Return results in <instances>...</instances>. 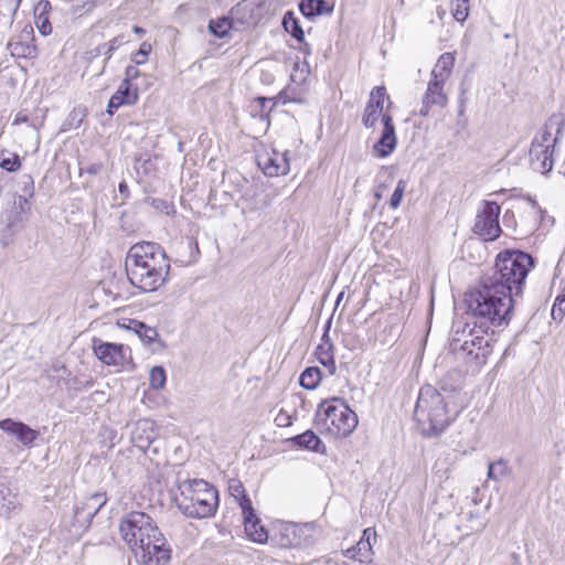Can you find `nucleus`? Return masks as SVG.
Returning <instances> with one entry per match:
<instances>
[{
	"mask_svg": "<svg viewBox=\"0 0 565 565\" xmlns=\"http://www.w3.org/2000/svg\"><path fill=\"white\" fill-rule=\"evenodd\" d=\"M170 268V259L157 243H136L126 255L125 269L128 280L143 292L157 291L163 286Z\"/></svg>",
	"mask_w": 565,
	"mask_h": 565,
	"instance_id": "1",
	"label": "nucleus"
},
{
	"mask_svg": "<svg viewBox=\"0 0 565 565\" xmlns=\"http://www.w3.org/2000/svg\"><path fill=\"white\" fill-rule=\"evenodd\" d=\"M466 302L480 329L508 326L512 318L514 298L484 279L466 295Z\"/></svg>",
	"mask_w": 565,
	"mask_h": 565,
	"instance_id": "2",
	"label": "nucleus"
},
{
	"mask_svg": "<svg viewBox=\"0 0 565 565\" xmlns=\"http://www.w3.org/2000/svg\"><path fill=\"white\" fill-rule=\"evenodd\" d=\"M533 266L534 259L530 254L508 249L498 254L493 273L482 279L515 298L522 295L525 279Z\"/></svg>",
	"mask_w": 565,
	"mask_h": 565,
	"instance_id": "3",
	"label": "nucleus"
},
{
	"mask_svg": "<svg viewBox=\"0 0 565 565\" xmlns=\"http://www.w3.org/2000/svg\"><path fill=\"white\" fill-rule=\"evenodd\" d=\"M446 396L431 385L420 388L415 406L414 416L426 436H437L443 433L451 420Z\"/></svg>",
	"mask_w": 565,
	"mask_h": 565,
	"instance_id": "4",
	"label": "nucleus"
},
{
	"mask_svg": "<svg viewBox=\"0 0 565 565\" xmlns=\"http://www.w3.org/2000/svg\"><path fill=\"white\" fill-rule=\"evenodd\" d=\"M179 509L189 518L203 519L212 516L218 505L217 490L203 479L179 482Z\"/></svg>",
	"mask_w": 565,
	"mask_h": 565,
	"instance_id": "5",
	"label": "nucleus"
},
{
	"mask_svg": "<svg viewBox=\"0 0 565 565\" xmlns=\"http://www.w3.org/2000/svg\"><path fill=\"white\" fill-rule=\"evenodd\" d=\"M315 424L321 433L334 438H345L354 431L359 419L344 399L332 397L318 405Z\"/></svg>",
	"mask_w": 565,
	"mask_h": 565,
	"instance_id": "6",
	"label": "nucleus"
},
{
	"mask_svg": "<svg viewBox=\"0 0 565 565\" xmlns=\"http://www.w3.org/2000/svg\"><path fill=\"white\" fill-rule=\"evenodd\" d=\"M459 330L454 332L452 341L450 343L451 350L461 354L467 362H473L477 366L486 363L487 358L492 352V337L487 330H469L465 335V329L459 334Z\"/></svg>",
	"mask_w": 565,
	"mask_h": 565,
	"instance_id": "7",
	"label": "nucleus"
},
{
	"mask_svg": "<svg viewBox=\"0 0 565 565\" xmlns=\"http://www.w3.org/2000/svg\"><path fill=\"white\" fill-rule=\"evenodd\" d=\"M158 526L152 518L141 511H131L125 514L119 524L121 539L128 544L132 552L142 546V543L157 533Z\"/></svg>",
	"mask_w": 565,
	"mask_h": 565,
	"instance_id": "8",
	"label": "nucleus"
},
{
	"mask_svg": "<svg viewBox=\"0 0 565 565\" xmlns=\"http://www.w3.org/2000/svg\"><path fill=\"white\" fill-rule=\"evenodd\" d=\"M561 132V127H557L556 136L553 138L552 132L546 128L541 136V140L535 139L532 142L530 149V162L534 171L546 174L552 170L554 163V146Z\"/></svg>",
	"mask_w": 565,
	"mask_h": 565,
	"instance_id": "9",
	"label": "nucleus"
},
{
	"mask_svg": "<svg viewBox=\"0 0 565 565\" xmlns=\"http://www.w3.org/2000/svg\"><path fill=\"white\" fill-rule=\"evenodd\" d=\"M171 552L167 539L158 529L134 553L141 565H167L171 559Z\"/></svg>",
	"mask_w": 565,
	"mask_h": 565,
	"instance_id": "10",
	"label": "nucleus"
},
{
	"mask_svg": "<svg viewBox=\"0 0 565 565\" xmlns=\"http://www.w3.org/2000/svg\"><path fill=\"white\" fill-rule=\"evenodd\" d=\"M501 209L497 202L486 201L482 209L478 211L473 232L484 241H494L501 233L499 215Z\"/></svg>",
	"mask_w": 565,
	"mask_h": 565,
	"instance_id": "11",
	"label": "nucleus"
},
{
	"mask_svg": "<svg viewBox=\"0 0 565 565\" xmlns=\"http://www.w3.org/2000/svg\"><path fill=\"white\" fill-rule=\"evenodd\" d=\"M385 99L390 102L384 86L372 88L362 115V124L366 129L374 128L379 118L385 115L383 113Z\"/></svg>",
	"mask_w": 565,
	"mask_h": 565,
	"instance_id": "12",
	"label": "nucleus"
},
{
	"mask_svg": "<svg viewBox=\"0 0 565 565\" xmlns=\"http://www.w3.org/2000/svg\"><path fill=\"white\" fill-rule=\"evenodd\" d=\"M94 352L96 356L107 365L122 366L128 359L130 352L128 348L122 344H115L109 342L97 343L94 341Z\"/></svg>",
	"mask_w": 565,
	"mask_h": 565,
	"instance_id": "13",
	"label": "nucleus"
},
{
	"mask_svg": "<svg viewBox=\"0 0 565 565\" xmlns=\"http://www.w3.org/2000/svg\"><path fill=\"white\" fill-rule=\"evenodd\" d=\"M107 495L105 492H95L87 497L81 505L76 507L74 512L75 521L83 527H87L93 518L106 504Z\"/></svg>",
	"mask_w": 565,
	"mask_h": 565,
	"instance_id": "14",
	"label": "nucleus"
},
{
	"mask_svg": "<svg viewBox=\"0 0 565 565\" xmlns=\"http://www.w3.org/2000/svg\"><path fill=\"white\" fill-rule=\"evenodd\" d=\"M383 130L380 139L373 146V151L379 158L388 157L396 148L397 138L395 126L390 114L385 113L382 118Z\"/></svg>",
	"mask_w": 565,
	"mask_h": 565,
	"instance_id": "15",
	"label": "nucleus"
},
{
	"mask_svg": "<svg viewBox=\"0 0 565 565\" xmlns=\"http://www.w3.org/2000/svg\"><path fill=\"white\" fill-rule=\"evenodd\" d=\"M445 83L446 82H439L433 77L428 82L427 89L422 99V107L419 109L420 116H428L431 106L443 108L447 105L448 97L444 89Z\"/></svg>",
	"mask_w": 565,
	"mask_h": 565,
	"instance_id": "16",
	"label": "nucleus"
},
{
	"mask_svg": "<svg viewBox=\"0 0 565 565\" xmlns=\"http://www.w3.org/2000/svg\"><path fill=\"white\" fill-rule=\"evenodd\" d=\"M287 156L288 151L279 153L278 151L274 150L271 153L260 156L258 159V166L268 177L287 174L290 169L289 159Z\"/></svg>",
	"mask_w": 565,
	"mask_h": 565,
	"instance_id": "17",
	"label": "nucleus"
},
{
	"mask_svg": "<svg viewBox=\"0 0 565 565\" xmlns=\"http://www.w3.org/2000/svg\"><path fill=\"white\" fill-rule=\"evenodd\" d=\"M158 436L154 422L150 419H140L136 423L131 434V441L141 451H147Z\"/></svg>",
	"mask_w": 565,
	"mask_h": 565,
	"instance_id": "18",
	"label": "nucleus"
},
{
	"mask_svg": "<svg viewBox=\"0 0 565 565\" xmlns=\"http://www.w3.org/2000/svg\"><path fill=\"white\" fill-rule=\"evenodd\" d=\"M0 429L15 436L23 446H30L39 436V431L22 422H15L11 418L0 420Z\"/></svg>",
	"mask_w": 565,
	"mask_h": 565,
	"instance_id": "19",
	"label": "nucleus"
},
{
	"mask_svg": "<svg viewBox=\"0 0 565 565\" xmlns=\"http://www.w3.org/2000/svg\"><path fill=\"white\" fill-rule=\"evenodd\" d=\"M244 518V527L247 536L256 543H265L268 540V532L260 524L254 508L242 511Z\"/></svg>",
	"mask_w": 565,
	"mask_h": 565,
	"instance_id": "20",
	"label": "nucleus"
},
{
	"mask_svg": "<svg viewBox=\"0 0 565 565\" xmlns=\"http://www.w3.org/2000/svg\"><path fill=\"white\" fill-rule=\"evenodd\" d=\"M11 40L7 47L13 57L33 58L36 55V47L31 43L30 33L24 35L25 40L22 39Z\"/></svg>",
	"mask_w": 565,
	"mask_h": 565,
	"instance_id": "21",
	"label": "nucleus"
},
{
	"mask_svg": "<svg viewBox=\"0 0 565 565\" xmlns=\"http://www.w3.org/2000/svg\"><path fill=\"white\" fill-rule=\"evenodd\" d=\"M455 54L446 52L441 54L431 71V77L439 82H447L455 65Z\"/></svg>",
	"mask_w": 565,
	"mask_h": 565,
	"instance_id": "22",
	"label": "nucleus"
},
{
	"mask_svg": "<svg viewBox=\"0 0 565 565\" xmlns=\"http://www.w3.org/2000/svg\"><path fill=\"white\" fill-rule=\"evenodd\" d=\"M322 341L323 343L318 345L316 350V356L330 374H334L337 367L333 358V345L329 342L327 333L323 334Z\"/></svg>",
	"mask_w": 565,
	"mask_h": 565,
	"instance_id": "23",
	"label": "nucleus"
},
{
	"mask_svg": "<svg viewBox=\"0 0 565 565\" xmlns=\"http://www.w3.org/2000/svg\"><path fill=\"white\" fill-rule=\"evenodd\" d=\"M291 441L300 448L317 452H322L324 449V445L322 444L321 439L312 430H307L292 437Z\"/></svg>",
	"mask_w": 565,
	"mask_h": 565,
	"instance_id": "24",
	"label": "nucleus"
},
{
	"mask_svg": "<svg viewBox=\"0 0 565 565\" xmlns=\"http://www.w3.org/2000/svg\"><path fill=\"white\" fill-rule=\"evenodd\" d=\"M299 10L306 18H315L323 13H331L332 8L324 0H301Z\"/></svg>",
	"mask_w": 565,
	"mask_h": 565,
	"instance_id": "25",
	"label": "nucleus"
},
{
	"mask_svg": "<svg viewBox=\"0 0 565 565\" xmlns=\"http://www.w3.org/2000/svg\"><path fill=\"white\" fill-rule=\"evenodd\" d=\"M20 505L17 493H13L3 483H0V514L9 516Z\"/></svg>",
	"mask_w": 565,
	"mask_h": 565,
	"instance_id": "26",
	"label": "nucleus"
},
{
	"mask_svg": "<svg viewBox=\"0 0 565 565\" xmlns=\"http://www.w3.org/2000/svg\"><path fill=\"white\" fill-rule=\"evenodd\" d=\"M374 540L376 539V533L373 529L371 527H367L363 531V535L361 537V540L356 543L358 545V554L360 555L359 556V562L360 563H365V562H370L371 561V556H372V542L371 540Z\"/></svg>",
	"mask_w": 565,
	"mask_h": 565,
	"instance_id": "27",
	"label": "nucleus"
},
{
	"mask_svg": "<svg viewBox=\"0 0 565 565\" xmlns=\"http://www.w3.org/2000/svg\"><path fill=\"white\" fill-rule=\"evenodd\" d=\"M274 540L280 547H291L298 544L296 526L291 524H281L278 532L274 534Z\"/></svg>",
	"mask_w": 565,
	"mask_h": 565,
	"instance_id": "28",
	"label": "nucleus"
},
{
	"mask_svg": "<svg viewBox=\"0 0 565 565\" xmlns=\"http://www.w3.org/2000/svg\"><path fill=\"white\" fill-rule=\"evenodd\" d=\"M22 0H0V23L6 28H11L14 15Z\"/></svg>",
	"mask_w": 565,
	"mask_h": 565,
	"instance_id": "29",
	"label": "nucleus"
},
{
	"mask_svg": "<svg viewBox=\"0 0 565 565\" xmlns=\"http://www.w3.org/2000/svg\"><path fill=\"white\" fill-rule=\"evenodd\" d=\"M228 492L231 494V497H233L239 508L242 509V511L244 510H248L250 509L253 505H252V501L249 500V498L246 495L245 493V488L243 486V483L237 480V479H232L228 483Z\"/></svg>",
	"mask_w": 565,
	"mask_h": 565,
	"instance_id": "30",
	"label": "nucleus"
},
{
	"mask_svg": "<svg viewBox=\"0 0 565 565\" xmlns=\"http://www.w3.org/2000/svg\"><path fill=\"white\" fill-rule=\"evenodd\" d=\"M128 329L134 330L146 344H152L159 335L157 329L138 320H130Z\"/></svg>",
	"mask_w": 565,
	"mask_h": 565,
	"instance_id": "31",
	"label": "nucleus"
},
{
	"mask_svg": "<svg viewBox=\"0 0 565 565\" xmlns=\"http://www.w3.org/2000/svg\"><path fill=\"white\" fill-rule=\"evenodd\" d=\"M111 98L120 102L121 105H135L138 100V90L132 88V85H128L127 82H121Z\"/></svg>",
	"mask_w": 565,
	"mask_h": 565,
	"instance_id": "32",
	"label": "nucleus"
},
{
	"mask_svg": "<svg viewBox=\"0 0 565 565\" xmlns=\"http://www.w3.org/2000/svg\"><path fill=\"white\" fill-rule=\"evenodd\" d=\"M512 472L511 467L504 459H499L494 462H490L488 466V478L499 481L502 478L509 477Z\"/></svg>",
	"mask_w": 565,
	"mask_h": 565,
	"instance_id": "33",
	"label": "nucleus"
},
{
	"mask_svg": "<svg viewBox=\"0 0 565 565\" xmlns=\"http://www.w3.org/2000/svg\"><path fill=\"white\" fill-rule=\"evenodd\" d=\"M321 381L318 367H307L300 375L299 383L306 390H315Z\"/></svg>",
	"mask_w": 565,
	"mask_h": 565,
	"instance_id": "34",
	"label": "nucleus"
},
{
	"mask_svg": "<svg viewBox=\"0 0 565 565\" xmlns=\"http://www.w3.org/2000/svg\"><path fill=\"white\" fill-rule=\"evenodd\" d=\"M284 28L289 32L296 40L303 42L305 32L300 26L298 20L292 15V12H287L282 20Z\"/></svg>",
	"mask_w": 565,
	"mask_h": 565,
	"instance_id": "35",
	"label": "nucleus"
},
{
	"mask_svg": "<svg viewBox=\"0 0 565 565\" xmlns=\"http://www.w3.org/2000/svg\"><path fill=\"white\" fill-rule=\"evenodd\" d=\"M28 180H29V183L31 185H33V181L31 180L30 177H28ZM33 195V186L31 188H28L25 186L24 188V194L23 195H18L15 199H14V209L19 211V213L21 214H25L28 213L30 210H31V204L28 200V196L29 198H32Z\"/></svg>",
	"mask_w": 565,
	"mask_h": 565,
	"instance_id": "36",
	"label": "nucleus"
},
{
	"mask_svg": "<svg viewBox=\"0 0 565 565\" xmlns=\"http://www.w3.org/2000/svg\"><path fill=\"white\" fill-rule=\"evenodd\" d=\"M451 13L456 21L463 23L469 15V0H451Z\"/></svg>",
	"mask_w": 565,
	"mask_h": 565,
	"instance_id": "37",
	"label": "nucleus"
},
{
	"mask_svg": "<svg viewBox=\"0 0 565 565\" xmlns=\"http://www.w3.org/2000/svg\"><path fill=\"white\" fill-rule=\"evenodd\" d=\"M231 20L228 18H221L217 20H211L209 23V30L212 34L224 38L227 35L228 30L231 29Z\"/></svg>",
	"mask_w": 565,
	"mask_h": 565,
	"instance_id": "38",
	"label": "nucleus"
},
{
	"mask_svg": "<svg viewBox=\"0 0 565 565\" xmlns=\"http://www.w3.org/2000/svg\"><path fill=\"white\" fill-rule=\"evenodd\" d=\"M86 116V109L84 107H75L64 122L65 129H77L79 128L83 119Z\"/></svg>",
	"mask_w": 565,
	"mask_h": 565,
	"instance_id": "39",
	"label": "nucleus"
},
{
	"mask_svg": "<svg viewBox=\"0 0 565 565\" xmlns=\"http://www.w3.org/2000/svg\"><path fill=\"white\" fill-rule=\"evenodd\" d=\"M166 371L162 366H153L149 373V384L153 390H161L166 384Z\"/></svg>",
	"mask_w": 565,
	"mask_h": 565,
	"instance_id": "40",
	"label": "nucleus"
},
{
	"mask_svg": "<svg viewBox=\"0 0 565 565\" xmlns=\"http://www.w3.org/2000/svg\"><path fill=\"white\" fill-rule=\"evenodd\" d=\"M125 42L124 36H116L108 43H103L97 47L98 53L106 55V62L110 60L113 52L116 51Z\"/></svg>",
	"mask_w": 565,
	"mask_h": 565,
	"instance_id": "41",
	"label": "nucleus"
},
{
	"mask_svg": "<svg viewBox=\"0 0 565 565\" xmlns=\"http://www.w3.org/2000/svg\"><path fill=\"white\" fill-rule=\"evenodd\" d=\"M150 52H151V44L148 42H142L140 44L139 50L131 54V61L136 65L145 64L148 60Z\"/></svg>",
	"mask_w": 565,
	"mask_h": 565,
	"instance_id": "42",
	"label": "nucleus"
},
{
	"mask_svg": "<svg viewBox=\"0 0 565 565\" xmlns=\"http://www.w3.org/2000/svg\"><path fill=\"white\" fill-rule=\"evenodd\" d=\"M405 190H406V181L405 180H399L397 182V185L390 199V207L395 210L399 206L402 200H403V196H404V193H405Z\"/></svg>",
	"mask_w": 565,
	"mask_h": 565,
	"instance_id": "43",
	"label": "nucleus"
},
{
	"mask_svg": "<svg viewBox=\"0 0 565 565\" xmlns=\"http://www.w3.org/2000/svg\"><path fill=\"white\" fill-rule=\"evenodd\" d=\"M552 318L555 321H562L565 317V295H559L556 297L553 307H552Z\"/></svg>",
	"mask_w": 565,
	"mask_h": 565,
	"instance_id": "44",
	"label": "nucleus"
},
{
	"mask_svg": "<svg viewBox=\"0 0 565 565\" xmlns=\"http://www.w3.org/2000/svg\"><path fill=\"white\" fill-rule=\"evenodd\" d=\"M21 167V161L18 154H11L10 157L2 158L0 161V168L8 171L14 172Z\"/></svg>",
	"mask_w": 565,
	"mask_h": 565,
	"instance_id": "45",
	"label": "nucleus"
},
{
	"mask_svg": "<svg viewBox=\"0 0 565 565\" xmlns=\"http://www.w3.org/2000/svg\"><path fill=\"white\" fill-rule=\"evenodd\" d=\"M151 205L156 210H158V211H160V212H162V213H164L167 215H169L170 213L173 212V205L171 203H169L168 201L162 200V199H152L151 200Z\"/></svg>",
	"mask_w": 565,
	"mask_h": 565,
	"instance_id": "46",
	"label": "nucleus"
},
{
	"mask_svg": "<svg viewBox=\"0 0 565 565\" xmlns=\"http://www.w3.org/2000/svg\"><path fill=\"white\" fill-rule=\"evenodd\" d=\"M140 76V72L137 66L129 65L125 71V78L122 82H127L128 85H132V81L137 79Z\"/></svg>",
	"mask_w": 565,
	"mask_h": 565,
	"instance_id": "47",
	"label": "nucleus"
},
{
	"mask_svg": "<svg viewBox=\"0 0 565 565\" xmlns=\"http://www.w3.org/2000/svg\"><path fill=\"white\" fill-rule=\"evenodd\" d=\"M275 423L279 427H287L291 424V418L286 412L280 411L275 418Z\"/></svg>",
	"mask_w": 565,
	"mask_h": 565,
	"instance_id": "48",
	"label": "nucleus"
},
{
	"mask_svg": "<svg viewBox=\"0 0 565 565\" xmlns=\"http://www.w3.org/2000/svg\"><path fill=\"white\" fill-rule=\"evenodd\" d=\"M38 28H39L40 33L43 35H49L52 32V26H51V23L49 22L47 18L42 20L41 23L38 25Z\"/></svg>",
	"mask_w": 565,
	"mask_h": 565,
	"instance_id": "49",
	"label": "nucleus"
},
{
	"mask_svg": "<svg viewBox=\"0 0 565 565\" xmlns=\"http://www.w3.org/2000/svg\"><path fill=\"white\" fill-rule=\"evenodd\" d=\"M343 555L348 558L354 559L359 562V554H358V545L352 546L343 551Z\"/></svg>",
	"mask_w": 565,
	"mask_h": 565,
	"instance_id": "50",
	"label": "nucleus"
},
{
	"mask_svg": "<svg viewBox=\"0 0 565 565\" xmlns=\"http://www.w3.org/2000/svg\"><path fill=\"white\" fill-rule=\"evenodd\" d=\"M120 106H122V105L120 104V102H117V100H115V99H113V98L110 97V99H109V102H108V105H107V113H108V115L113 116V115L115 114V111H116Z\"/></svg>",
	"mask_w": 565,
	"mask_h": 565,
	"instance_id": "51",
	"label": "nucleus"
},
{
	"mask_svg": "<svg viewBox=\"0 0 565 565\" xmlns=\"http://www.w3.org/2000/svg\"><path fill=\"white\" fill-rule=\"evenodd\" d=\"M452 377H459V374L457 372H449L447 374V376L440 381L441 391H444V392L448 391L447 379H452Z\"/></svg>",
	"mask_w": 565,
	"mask_h": 565,
	"instance_id": "52",
	"label": "nucleus"
},
{
	"mask_svg": "<svg viewBox=\"0 0 565 565\" xmlns=\"http://www.w3.org/2000/svg\"><path fill=\"white\" fill-rule=\"evenodd\" d=\"M29 121V117L26 114H24L23 111H19L14 119H13V125H19V124H22V122H28Z\"/></svg>",
	"mask_w": 565,
	"mask_h": 565,
	"instance_id": "53",
	"label": "nucleus"
},
{
	"mask_svg": "<svg viewBox=\"0 0 565 565\" xmlns=\"http://www.w3.org/2000/svg\"><path fill=\"white\" fill-rule=\"evenodd\" d=\"M103 169V164L102 163H93L90 164L89 167H87L86 171L89 173V174H98Z\"/></svg>",
	"mask_w": 565,
	"mask_h": 565,
	"instance_id": "54",
	"label": "nucleus"
},
{
	"mask_svg": "<svg viewBox=\"0 0 565 565\" xmlns=\"http://www.w3.org/2000/svg\"><path fill=\"white\" fill-rule=\"evenodd\" d=\"M118 191L121 195L124 196H128L129 195V188H128V184L126 183V181H121L118 185Z\"/></svg>",
	"mask_w": 565,
	"mask_h": 565,
	"instance_id": "55",
	"label": "nucleus"
},
{
	"mask_svg": "<svg viewBox=\"0 0 565 565\" xmlns=\"http://www.w3.org/2000/svg\"><path fill=\"white\" fill-rule=\"evenodd\" d=\"M322 564L323 565H349L345 561H342L341 563H339V562H335V561H333L331 558L324 559L322 562Z\"/></svg>",
	"mask_w": 565,
	"mask_h": 565,
	"instance_id": "56",
	"label": "nucleus"
},
{
	"mask_svg": "<svg viewBox=\"0 0 565 565\" xmlns=\"http://www.w3.org/2000/svg\"><path fill=\"white\" fill-rule=\"evenodd\" d=\"M299 68V64L298 63H295V66H294V72L291 73L290 75V78L292 82H297V75H296V72L297 70Z\"/></svg>",
	"mask_w": 565,
	"mask_h": 565,
	"instance_id": "57",
	"label": "nucleus"
},
{
	"mask_svg": "<svg viewBox=\"0 0 565 565\" xmlns=\"http://www.w3.org/2000/svg\"><path fill=\"white\" fill-rule=\"evenodd\" d=\"M132 31H134L136 34L140 35V36H141V35H143V34L146 33V31H145L142 28L137 26V25H135V26L132 28Z\"/></svg>",
	"mask_w": 565,
	"mask_h": 565,
	"instance_id": "58",
	"label": "nucleus"
},
{
	"mask_svg": "<svg viewBox=\"0 0 565 565\" xmlns=\"http://www.w3.org/2000/svg\"><path fill=\"white\" fill-rule=\"evenodd\" d=\"M343 296H344V292H343V291L339 294V296H338V298H337V301H335L337 306H338V305L340 303V301L343 299Z\"/></svg>",
	"mask_w": 565,
	"mask_h": 565,
	"instance_id": "59",
	"label": "nucleus"
},
{
	"mask_svg": "<svg viewBox=\"0 0 565 565\" xmlns=\"http://www.w3.org/2000/svg\"><path fill=\"white\" fill-rule=\"evenodd\" d=\"M459 388H460V382H458L457 384L452 385V386L450 387V391H457V390H459Z\"/></svg>",
	"mask_w": 565,
	"mask_h": 565,
	"instance_id": "60",
	"label": "nucleus"
},
{
	"mask_svg": "<svg viewBox=\"0 0 565 565\" xmlns=\"http://www.w3.org/2000/svg\"><path fill=\"white\" fill-rule=\"evenodd\" d=\"M258 100L262 103V105L264 106V104L266 102H269V99L265 98V97H259Z\"/></svg>",
	"mask_w": 565,
	"mask_h": 565,
	"instance_id": "61",
	"label": "nucleus"
},
{
	"mask_svg": "<svg viewBox=\"0 0 565 565\" xmlns=\"http://www.w3.org/2000/svg\"><path fill=\"white\" fill-rule=\"evenodd\" d=\"M375 198H376V200H381L382 199V194L380 192H375Z\"/></svg>",
	"mask_w": 565,
	"mask_h": 565,
	"instance_id": "62",
	"label": "nucleus"
}]
</instances>
